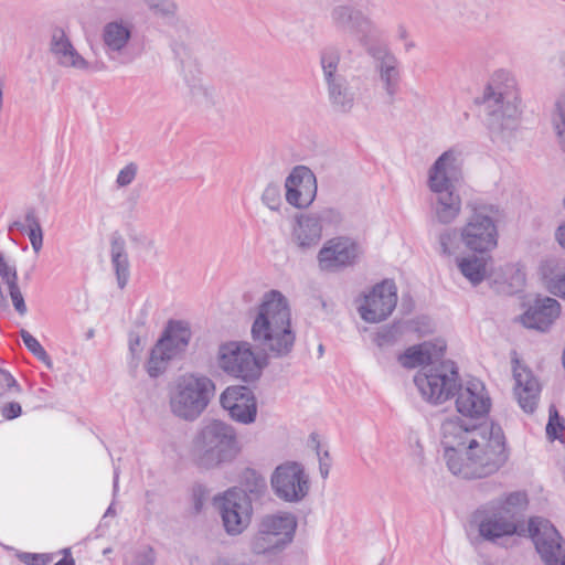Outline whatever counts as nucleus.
I'll return each mask as SVG.
<instances>
[{"label": "nucleus", "mask_w": 565, "mask_h": 565, "mask_svg": "<svg viewBox=\"0 0 565 565\" xmlns=\"http://www.w3.org/2000/svg\"><path fill=\"white\" fill-rule=\"evenodd\" d=\"M526 504L525 492H510L481 504L471 519L486 542L497 543L514 535L529 536L545 565H565V540L554 524L547 519L532 516L525 526L524 521L518 518L519 510Z\"/></svg>", "instance_id": "f257e3e1"}, {"label": "nucleus", "mask_w": 565, "mask_h": 565, "mask_svg": "<svg viewBox=\"0 0 565 565\" xmlns=\"http://www.w3.org/2000/svg\"><path fill=\"white\" fill-rule=\"evenodd\" d=\"M414 383L422 396L436 405L457 396V412L465 417L478 419L490 411L491 399L486 393L483 383L472 379L463 388L458 367L451 360L441 362L428 372H419L414 376Z\"/></svg>", "instance_id": "f03ea898"}, {"label": "nucleus", "mask_w": 565, "mask_h": 565, "mask_svg": "<svg viewBox=\"0 0 565 565\" xmlns=\"http://www.w3.org/2000/svg\"><path fill=\"white\" fill-rule=\"evenodd\" d=\"M253 341L275 358L287 356L294 349L296 334L287 298L276 289L264 294L250 328Z\"/></svg>", "instance_id": "7ed1b4c3"}, {"label": "nucleus", "mask_w": 565, "mask_h": 565, "mask_svg": "<svg viewBox=\"0 0 565 565\" xmlns=\"http://www.w3.org/2000/svg\"><path fill=\"white\" fill-rule=\"evenodd\" d=\"M475 103L484 106V124L492 139H503L518 128L521 98L516 82L508 72H495Z\"/></svg>", "instance_id": "20e7f679"}, {"label": "nucleus", "mask_w": 565, "mask_h": 565, "mask_svg": "<svg viewBox=\"0 0 565 565\" xmlns=\"http://www.w3.org/2000/svg\"><path fill=\"white\" fill-rule=\"evenodd\" d=\"M478 436V439L471 438L458 466L460 470H455L454 475L463 479L486 478L499 471L509 460L510 450L500 424L484 422Z\"/></svg>", "instance_id": "39448f33"}, {"label": "nucleus", "mask_w": 565, "mask_h": 565, "mask_svg": "<svg viewBox=\"0 0 565 565\" xmlns=\"http://www.w3.org/2000/svg\"><path fill=\"white\" fill-rule=\"evenodd\" d=\"M242 447L236 429L220 419H211L195 434L191 456L202 470H216L233 463Z\"/></svg>", "instance_id": "423d86ee"}, {"label": "nucleus", "mask_w": 565, "mask_h": 565, "mask_svg": "<svg viewBox=\"0 0 565 565\" xmlns=\"http://www.w3.org/2000/svg\"><path fill=\"white\" fill-rule=\"evenodd\" d=\"M461 179V170L454 152L441 153L428 172V186L437 198L434 211L440 224H450L461 211V198L456 191V183Z\"/></svg>", "instance_id": "0eeeda50"}, {"label": "nucleus", "mask_w": 565, "mask_h": 565, "mask_svg": "<svg viewBox=\"0 0 565 565\" xmlns=\"http://www.w3.org/2000/svg\"><path fill=\"white\" fill-rule=\"evenodd\" d=\"M214 392L215 384L210 377L198 374L184 375L171 393V412L180 419L194 422L206 409Z\"/></svg>", "instance_id": "6e6552de"}, {"label": "nucleus", "mask_w": 565, "mask_h": 565, "mask_svg": "<svg viewBox=\"0 0 565 565\" xmlns=\"http://www.w3.org/2000/svg\"><path fill=\"white\" fill-rule=\"evenodd\" d=\"M470 214L460 227V242L467 250L486 255L498 245V227L493 214L499 209L493 204L469 203Z\"/></svg>", "instance_id": "1a4fd4ad"}, {"label": "nucleus", "mask_w": 565, "mask_h": 565, "mask_svg": "<svg viewBox=\"0 0 565 565\" xmlns=\"http://www.w3.org/2000/svg\"><path fill=\"white\" fill-rule=\"evenodd\" d=\"M192 338L189 322L170 319L150 350L146 369L150 377L163 374L171 360L183 354Z\"/></svg>", "instance_id": "9d476101"}, {"label": "nucleus", "mask_w": 565, "mask_h": 565, "mask_svg": "<svg viewBox=\"0 0 565 565\" xmlns=\"http://www.w3.org/2000/svg\"><path fill=\"white\" fill-rule=\"evenodd\" d=\"M218 366L228 375L249 383L257 381L268 364L267 355L256 356L248 342H227L220 345Z\"/></svg>", "instance_id": "9b49d317"}, {"label": "nucleus", "mask_w": 565, "mask_h": 565, "mask_svg": "<svg viewBox=\"0 0 565 565\" xmlns=\"http://www.w3.org/2000/svg\"><path fill=\"white\" fill-rule=\"evenodd\" d=\"M330 18L338 32L354 35L365 51L375 45V41L381 35L370 15L352 3L335 6L331 10Z\"/></svg>", "instance_id": "f8f14e48"}, {"label": "nucleus", "mask_w": 565, "mask_h": 565, "mask_svg": "<svg viewBox=\"0 0 565 565\" xmlns=\"http://www.w3.org/2000/svg\"><path fill=\"white\" fill-rule=\"evenodd\" d=\"M483 427L479 425H467L458 416L446 418L441 423V446L448 469L454 473L460 470L458 467L466 454V447L470 446L471 438L478 439Z\"/></svg>", "instance_id": "ddd939ff"}, {"label": "nucleus", "mask_w": 565, "mask_h": 565, "mask_svg": "<svg viewBox=\"0 0 565 565\" xmlns=\"http://www.w3.org/2000/svg\"><path fill=\"white\" fill-rule=\"evenodd\" d=\"M270 486L279 500L298 503L308 495L310 480L300 462L285 461L274 469Z\"/></svg>", "instance_id": "4468645a"}, {"label": "nucleus", "mask_w": 565, "mask_h": 565, "mask_svg": "<svg viewBox=\"0 0 565 565\" xmlns=\"http://www.w3.org/2000/svg\"><path fill=\"white\" fill-rule=\"evenodd\" d=\"M362 255L363 249L355 239L349 236H335L323 244L317 259L322 271L339 273L355 266Z\"/></svg>", "instance_id": "2eb2a0df"}, {"label": "nucleus", "mask_w": 565, "mask_h": 565, "mask_svg": "<svg viewBox=\"0 0 565 565\" xmlns=\"http://www.w3.org/2000/svg\"><path fill=\"white\" fill-rule=\"evenodd\" d=\"M397 303V287L393 279H384L374 285L364 295V302L359 307L361 318L369 323L384 321Z\"/></svg>", "instance_id": "dca6fc26"}, {"label": "nucleus", "mask_w": 565, "mask_h": 565, "mask_svg": "<svg viewBox=\"0 0 565 565\" xmlns=\"http://www.w3.org/2000/svg\"><path fill=\"white\" fill-rule=\"evenodd\" d=\"M254 505L236 491H225L218 497V511L226 534L237 536L249 526Z\"/></svg>", "instance_id": "f3484780"}, {"label": "nucleus", "mask_w": 565, "mask_h": 565, "mask_svg": "<svg viewBox=\"0 0 565 565\" xmlns=\"http://www.w3.org/2000/svg\"><path fill=\"white\" fill-rule=\"evenodd\" d=\"M221 406L239 424L249 425L257 417V401L254 392L245 385L226 387L220 396Z\"/></svg>", "instance_id": "a211bd4d"}, {"label": "nucleus", "mask_w": 565, "mask_h": 565, "mask_svg": "<svg viewBox=\"0 0 565 565\" xmlns=\"http://www.w3.org/2000/svg\"><path fill=\"white\" fill-rule=\"evenodd\" d=\"M286 201L296 209L309 207L317 196V178L306 166H296L285 180Z\"/></svg>", "instance_id": "6ab92c4d"}, {"label": "nucleus", "mask_w": 565, "mask_h": 565, "mask_svg": "<svg viewBox=\"0 0 565 565\" xmlns=\"http://www.w3.org/2000/svg\"><path fill=\"white\" fill-rule=\"evenodd\" d=\"M366 53L374 60V68L392 104L402 81L399 62L386 45L375 44L370 46Z\"/></svg>", "instance_id": "aec40b11"}, {"label": "nucleus", "mask_w": 565, "mask_h": 565, "mask_svg": "<svg viewBox=\"0 0 565 565\" xmlns=\"http://www.w3.org/2000/svg\"><path fill=\"white\" fill-rule=\"evenodd\" d=\"M559 315L561 303L556 299L537 296L520 316V321L526 329L547 332Z\"/></svg>", "instance_id": "412c9836"}, {"label": "nucleus", "mask_w": 565, "mask_h": 565, "mask_svg": "<svg viewBox=\"0 0 565 565\" xmlns=\"http://www.w3.org/2000/svg\"><path fill=\"white\" fill-rule=\"evenodd\" d=\"M322 237L321 226L316 216L311 213L299 214L295 217V224L291 230V243L300 253H306L316 247Z\"/></svg>", "instance_id": "4be33fe9"}, {"label": "nucleus", "mask_w": 565, "mask_h": 565, "mask_svg": "<svg viewBox=\"0 0 565 565\" xmlns=\"http://www.w3.org/2000/svg\"><path fill=\"white\" fill-rule=\"evenodd\" d=\"M226 491H236L245 495V500L253 504H263L268 492L265 477L254 468H244L238 476V484L228 488Z\"/></svg>", "instance_id": "5701e85b"}, {"label": "nucleus", "mask_w": 565, "mask_h": 565, "mask_svg": "<svg viewBox=\"0 0 565 565\" xmlns=\"http://www.w3.org/2000/svg\"><path fill=\"white\" fill-rule=\"evenodd\" d=\"M515 387L514 393L520 407L527 414H533L537 407L541 393L539 380L530 369H523V372L514 371Z\"/></svg>", "instance_id": "b1692460"}, {"label": "nucleus", "mask_w": 565, "mask_h": 565, "mask_svg": "<svg viewBox=\"0 0 565 565\" xmlns=\"http://www.w3.org/2000/svg\"><path fill=\"white\" fill-rule=\"evenodd\" d=\"M51 51L61 56L60 63L65 66L78 70H85L88 66L87 61L74 49L62 29H55L52 35Z\"/></svg>", "instance_id": "393cba45"}, {"label": "nucleus", "mask_w": 565, "mask_h": 565, "mask_svg": "<svg viewBox=\"0 0 565 565\" xmlns=\"http://www.w3.org/2000/svg\"><path fill=\"white\" fill-rule=\"evenodd\" d=\"M110 257L118 287L120 289H124L127 286L130 277V264L128 259V254L126 252V242L118 232H115L111 235Z\"/></svg>", "instance_id": "a878e982"}, {"label": "nucleus", "mask_w": 565, "mask_h": 565, "mask_svg": "<svg viewBox=\"0 0 565 565\" xmlns=\"http://www.w3.org/2000/svg\"><path fill=\"white\" fill-rule=\"evenodd\" d=\"M433 348L434 345L431 344V341H425L412 345L407 348L403 353H401L397 360L405 369H415L417 366H422L416 375L419 372H428L430 369L437 367L441 363V361L438 364L431 362L429 349ZM445 360H443V362Z\"/></svg>", "instance_id": "bb28decb"}, {"label": "nucleus", "mask_w": 565, "mask_h": 565, "mask_svg": "<svg viewBox=\"0 0 565 565\" xmlns=\"http://www.w3.org/2000/svg\"><path fill=\"white\" fill-rule=\"evenodd\" d=\"M332 109L339 114H348L354 106L355 95L345 77L326 83Z\"/></svg>", "instance_id": "cd10ccee"}, {"label": "nucleus", "mask_w": 565, "mask_h": 565, "mask_svg": "<svg viewBox=\"0 0 565 565\" xmlns=\"http://www.w3.org/2000/svg\"><path fill=\"white\" fill-rule=\"evenodd\" d=\"M265 532H276L282 539L281 544H290L295 537L297 519L291 513L265 515L259 523Z\"/></svg>", "instance_id": "c85d7f7f"}, {"label": "nucleus", "mask_w": 565, "mask_h": 565, "mask_svg": "<svg viewBox=\"0 0 565 565\" xmlns=\"http://www.w3.org/2000/svg\"><path fill=\"white\" fill-rule=\"evenodd\" d=\"M456 265L461 275L472 285H480L487 277V258L484 255L472 253L456 258Z\"/></svg>", "instance_id": "c756f323"}, {"label": "nucleus", "mask_w": 565, "mask_h": 565, "mask_svg": "<svg viewBox=\"0 0 565 565\" xmlns=\"http://www.w3.org/2000/svg\"><path fill=\"white\" fill-rule=\"evenodd\" d=\"M276 532H265L259 524L258 531L250 541V551L256 555H276L284 551L289 544H281L284 541L275 534Z\"/></svg>", "instance_id": "7c9ffc66"}, {"label": "nucleus", "mask_w": 565, "mask_h": 565, "mask_svg": "<svg viewBox=\"0 0 565 565\" xmlns=\"http://www.w3.org/2000/svg\"><path fill=\"white\" fill-rule=\"evenodd\" d=\"M131 30L121 21H113L105 24L103 29V41L108 50L120 52L129 42Z\"/></svg>", "instance_id": "2f4dec72"}, {"label": "nucleus", "mask_w": 565, "mask_h": 565, "mask_svg": "<svg viewBox=\"0 0 565 565\" xmlns=\"http://www.w3.org/2000/svg\"><path fill=\"white\" fill-rule=\"evenodd\" d=\"M436 250L440 256L450 257L455 255L460 242V230L447 227L440 231L436 236Z\"/></svg>", "instance_id": "473e14b6"}, {"label": "nucleus", "mask_w": 565, "mask_h": 565, "mask_svg": "<svg viewBox=\"0 0 565 565\" xmlns=\"http://www.w3.org/2000/svg\"><path fill=\"white\" fill-rule=\"evenodd\" d=\"M320 63L326 83L344 77L338 73L340 52L337 47H326L320 54Z\"/></svg>", "instance_id": "72a5a7b5"}, {"label": "nucleus", "mask_w": 565, "mask_h": 565, "mask_svg": "<svg viewBox=\"0 0 565 565\" xmlns=\"http://www.w3.org/2000/svg\"><path fill=\"white\" fill-rule=\"evenodd\" d=\"M25 223L28 227L26 234L29 236L31 246L34 253L38 254L43 246V231L34 209L26 211Z\"/></svg>", "instance_id": "f704fd0d"}, {"label": "nucleus", "mask_w": 565, "mask_h": 565, "mask_svg": "<svg viewBox=\"0 0 565 565\" xmlns=\"http://www.w3.org/2000/svg\"><path fill=\"white\" fill-rule=\"evenodd\" d=\"M20 337L26 347V349L42 363L45 364L47 369L53 367V362L51 356L41 345V343L25 329L20 330Z\"/></svg>", "instance_id": "c9c22d12"}, {"label": "nucleus", "mask_w": 565, "mask_h": 565, "mask_svg": "<svg viewBox=\"0 0 565 565\" xmlns=\"http://www.w3.org/2000/svg\"><path fill=\"white\" fill-rule=\"evenodd\" d=\"M565 428V419L558 414L554 404L548 407V422L546 425V436L550 440H563L562 431Z\"/></svg>", "instance_id": "e433bc0d"}, {"label": "nucleus", "mask_w": 565, "mask_h": 565, "mask_svg": "<svg viewBox=\"0 0 565 565\" xmlns=\"http://www.w3.org/2000/svg\"><path fill=\"white\" fill-rule=\"evenodd\" d=\"M540 274L546 289L562 275L564 271L555 259H547L540 266Z\"/></svg>", "instance_id": "4c0bfd02"}, {"label": "nucleus", "mask_w": 565, "mask_h": 565, "mask_svg": "<svg viewBox=\"0 0 565 565\" xmlns=\"http://www.w3.org/2000/svg\"><path fill=\"white\" fill-rule=\"evenodd\" d=\"M263 203L271 211H278L281 205L280 186L277 183H268L262 194Z\"/></svg>", "instance_id": "58836bf2"}, {"label": "nucleus", "mask_w": 565, "mask_h": 565, "mask_svg": "<svg viewBox=\"0 0 565 565\" xmlns=\"http://www.w3.org/2000/svg\"><path fill=\"white\" fill-rule=\"evenodd\" d=\"M311 215L316 216L321 230L327 225L337 226L342 221L341 213L333 207H324L318 212L311 213Z\"/></svg>", "instance_id": "ea45409f"}, {"label": "nucleus", "mask_w": 565, "mask_h": 565, "mask_svg": "<svg viewBox=\"0 0 565 565\" xmlns=\"http://www.w3.org/2000/svg\"><path fill=\"white\" fill-rule=\"evenodd\" d=\"M399 333H401L399 323L394 322L392 324L385 326L381 331H379L376 333L374 341L379 347H383L386 344H393L397 340V335Z\"/></svg>", "instance_id": "a19ab883"}, {"label": "nucleus", "mask_w": 565, "mask_h": 565, "mask_svg": "<svg viewBox=\"0 0 565 565\" xmlns=\"http://www.w3.org/2000/svg\"><path fill=\"white\" fill-rule=\"evenodd\" d=\"M15 556L25 565H47L53 559L52 554L49 553H30L18 551Z\"/></svg>", "instance_id": "79ce46f5"}, {"label": "nucleus", "mask_w": 565, "mask_h": 565, "mask_svg": "<svg viewBox=\"0 0 565 565\" xmlns=\"http://www.w3.org/2000/svg\"><path fill=\"white\" fill-rule=\"evenodd\" d=\"M0 277L8 286L11 288L12 286L18 285V273L14 265H9L6 260L3 253L0 252Z\"/></svg>", "instance_id": "37998d69"}, {"label": "nucleus", "mask_w": 565, "mask_h": 565, "mask_svg": "<svg viewBox=\"0 0 565 565\" xmlns=\"http://www.w3.org/2000/svg\"><path fill=\"white\" fill-rule=\"evenodd\" d=\"M409 324L411 329L419 337H425L434 332L433 321L427 316L417 317L413 319Z\"/></svg>", "instance_id": "c03bdc74"}, {"label": "nucleus", "mask_w": 565, "mask_h": 565, "mask_svg": "<svg viewBox=\"0 0 565 565\" xmlns=\"http://www.w3.org/2000/svg\"><path fill=\"white\" fill-rule=\"evenodd\" d=\"M0 387L4 388L7 392H12L15 394H20L22 392L21 385L14 379V376L4 369L0 367Z\"/></svg>", "instance_id": "a18cd8bd"}, {"label": "nucleus", "mask_w": 565, "mask_h": 565, "mask_svg": "<svg viewBox=\"0 0 565 565\" xmlns=\"http://www.w3.org/2000/svg\"><path fill=\"white\" fill-rule=\"evenodd\" d=\"M138 166L135 162H130L125 166L118 173L116 182L118 186L129 185L136 178Z\"/></svg>", "instance_id": "49530a36"}, {"label": "nucleus", "mask_w": 565, "mask_h": 565, "mask_svg": "<svg viewBox=\"0 0 565 565\" xmlns=\"http://www.w3.org/2000/svg\"><path fill=\"white\" fill-rule=\"evenodd\" d=\"M8 290L15 311L20 316H24L28 311V308L19 285L12 286L11 288H8Z\"/></svg>", "instance_id": "de8ad7c7"}, {"label": "nucleus", "mask_w": 565, "mask_h": 565, "mask_svg": "<svg viewBox=\"0 0 565 565\" xmlns=\"http://www.w3.org/2000/svg\"><path fill=\"white\" fill-rule=\"evenodd\" d=\"M150 9L163 15H172L175 12V4L171 0H145Z\"/></svg>", "instance_id": "09e8293b"}, {"label": "nucleus", "mask_w": 565, "mask_h": 565, "mask_svg": "<svg viewBox=\"0 0 565 565\" xmlns=\"http://www.w3.org/2000/svg\"><path fill=\"white\" fill-rule=\"evenodd\" d=\"M0 413L6 420H13L22 415V406L18 402L6 403L1 408Z\"/></svg>", "instance_id": "8fccbe9b"}, {"label": "nucleus", "mask_w": 565, "mask_h": 565, "mask_svg": "<svg viewBox=\"0 0 565 565\" xmlns=\"http://www.w3.org/2000/svg\"><path fill=\"white\" fill-rule=\"evenodd\" d=\"M556 107L561 118V122L556 124V129L561 148L565 152V102H557Z\"/></svg>", "instance_id": "3c124183"}, {"label": "nucleus", "mask_w": 565, "mask_h": 565, "mask_svg": "<svg viewBox=\"0 0 565 565\" xmlns=\"http://www.w3.org/2000/svg\"><path fill=\"white\" fill-rule=\"evenodd\" d=\"M156 554L151 546L135 555L131 565H154Z\"/></svg>", "instance_id": "603ef678"}, {"label": "nucleus", "mask_w": 565, "mask_h": 565, "mask_svg": "<svg viewBox=\"0 0 565 565\" xmlns=\"http://www.w3.org/2000/svg\"><path fill=\"white\" fill-rule=\"evenodd\" d=\"M552 295L565 300V273L562 274L547 289Z\"/></svg>", "instance_id": "864d4df0"}, {"label": "nucleus", "mask_w": 565, "mask_h": 565, "mask_svg": "<svg viewBox=\"0 0 565 565\" xmlns=\"http://www.w3.org/2000/svg\"><path fill=\"white\" fill-rule=\"evenodd\" d=\"M472 0H454V17H461V18H470L469 12L467 11V8L469 4H472Z\"/></svg>", "instance_id": "5fc2aeb1"}, {"label": "nucleus", "mask_w": 565, "mask_h": 565, "mask_svg": "<svg viewBox=\"0 0 565 565\" xmlns=\"http://www.w3.org/2000/svg\"><path fill=\"white\" fill-rule=\"evenodd\" d=\"M319 457V471L320 476L323 480H326L329 476L330 467H331V458L329 451L326 450L323 455H317Z\"/></svg>", "instance_id": "6e6d98bb"}, {"label": "nucleus", "mask_w": 565, "mask_h": 565, "mask_svg": "<svg viewBox=\"0 0 565 565\" xmlns=\"http://www.w3.org/2000/svg\"><path fill=\"white\" fill-rule=\"evenodd\" d=\"M431 344L434 345V348L429 349L430 360L433 363H435L434 360L437 361V360H441L444 358L447 345L444 340L431 341Z\"/></svg>", "instance_id": "4d7b16f0"}, {"label": "nucleus", "mask_w": 565, "mask_h": 565, "mask_svg": "<svg viewBox=\"0 0 565 565\" xmlns=\"http://www.w3.org/2000/svg\"><path fill=\"white\" fill-rule=\"evenodd\" d=\"M141 339L140 335L137 332H129L128 334V344H129V351L132 356H136L141 351L140 349Z\"/></svg>", "instance_id": "13d9d810"}, {"label": "nucleus", "mask_w": 565, "mask_h": 565, "mask_svg": "<svg viewBox=\"0 0 565 565\" xmlns=\"http://www.w3.org/2000/svg\"><path fill=\"white\" fill-rule=\"evenodd\" d=\"M555 238L558 242V244L565 249V222L557 227L555 232Z\"/></svg>", "instance_id": "bf43d9fd"}, {"label": "nucleus", "mask_w": 565, "mask_h": 565, "mask_svg": "<svg viewBox=\"0 0 565 565\" xmlns=\"http://www.w3.org/2000/svg\"><path fill=\"white\" fill-rule=\"evenodd\" d=\"M309 439L312 446L315 447L317 455H320V440L318 434L311 433Z\"/></svg>", "instance_id": "052dcab7"}, {"label": "nucleus", "mask_w": 565, "mask_h": 565, "mask_svg": "<svg viewBox=\"0 0 565 565\" xmlns=\"http://www.w3.org/2000/svg\"><path fill=\"white\" fill-rule=\"evenodd\" d=\"M147 316H148V310L146 307H143L140 311V316L136 320V324L139 327H143L146 324Z\"/></svg>", "instance_id": "680f3d73"}, {"label": "nucleus", "mask_w": 565, "mask_h": 565, "mask_svg": "<svg viewBox=\"0 0 565 565\" xmlns=\"http://www.w3.org/2000/svg\"><path fill=\"white\" fill-rule=\"evenodd\" d=\"M61 553L63 554V557L60 561L70 559L71 563H75V559L72 555V551L70 547L63 548Z\"/></svg>", "instance_id": "e2e57ef3"}, {"label": "nucleus", "mask_w": 565, "mask_h": 565, "mask_svg": "<svg viewBox=\"0 0 565 565\" xmlns=\"http://www.w3.org/2000/svg\"><path fill=\"white\" fill-rule=\"evenodd\" d=\"M512 279H514L519 286H523L525 282V275L518 270Z\"/></svg>", "instance_id": "0e129e2a"}, {"label": "nucleus", "mask_w": 565, "mask_h": 565, "mask_svg": "<svg viewBox=\"0 0 565 565\" xmlns=\"http://www.w3.org/2000/svg\"><path fill=\"white\" fill-rule=\"evenodd\" d=\"M25 227H26V226H25V224H23L22 222H20V221H14V222L10 225L9 230L11 231V230L15 228V230H18V231H20V232H23V231H25Z\"/></svg>", "instance_id": "69168bd1"}, {"label": "nucleus", "mask_w": 565, "mask_h": 565, "mask_svg": "<svg viewBox=\"0 0 565 565\" xmlns=\"http://www.w3.org/2000/svg\"><path fill=\"white\" fill-rule=\"evenodd\" d=\"M202 498L201 495H198L196 493H194V508L196 511H200L201 508H202Z\"/></svg>", "instance_id": "338daca9"}, {"label": "nucleus", "mask_w": 565, "mask_h": 565, "mask_svg": "<svg viewBox=\"0 0 565 565\" xmlns=\"http://www.w3.org/2000/svg\"><path fill=\"white\" fill-rule=\"evenodd\" d=\"M398 36L402 40H405L407 38V31H406L405 26H403V25L398 26Z\"/></svg>", "instance_id": "774afa93"}]
</instances>
